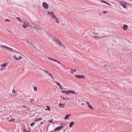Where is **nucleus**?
Masks as SVG:
<instances>
[{"label":"nucleus","instance_id":"f257e3e1","mask_svg":"<svg viewBox=\"0 0 132 132\" xmlns=\"http://www.w3.org/2000/svg\"><path fill=\"white\" fill-rule=\"evenodd\" d=\"M17 52L16 55H14L13 57L16 60H21L22 59V56L23 55L21 54L20 53L16 51V52Z\"/></svg>","mask_w":132,"mask_h":132},{"label":"nucleus","instance_id":"f03ea898","mask_svg":"<svg viewBox=\"0 0 132 132\" xmlns=\"http://www.w3.org/2000/svg\"><path fill=\"white\" fill-rule=\"evenodd\" d=\"M1 47H3L7 51L9 52H16V51L15 50L5 45H1Z\"/></svg>","mask_w":132,"mask_h":132},{"label":"nucleus","instance_id":"7ed1b4c3","mask_svg":"<svg viewBox=\"0 0 132 132\" xmlns=\"http://www.w3.org/2000/svg\"><path fill=\"white\" fill-rule=\"evenodd\" d=\"M42 5L43 8L45 9H48L49 8L48 5L46 2H43Z\"/></svg>","mask_w":132,"mask_h":132},{"label":"nucleus","instance_id":"20e7f679","mask_svg":"<svg viewBox=\"0 0 132 132\" xmlns=\"http://www.w3.org/2000/svg\"><path fill=\"white\" fill-rule=\"evenodd\" d=\"M75 77L79 78H81L82 79H84L85 77V76L83 75H75Z\"/></svg>","mask_w":132,"mask_h":132},{"label":"nucleus","instance_id":"39448f33","mask_svg":"<svg viewBox=\"0 0 132 132\" xmlns=\"http://www.w3.org/2000/svg\"><path fill=\"white\" fill-rule=\"evenodd\" d=\"M28 22H23V24L22 25V26L24 28H26L28 27Z\"/></svg>","mask_w":132,"mask_h":132},{"label":"nucleus","instance_id":"423d86ee","mask_svg":"<svg viewBox=\"0 0 132 132\" xmlns=\"http://www.w3.org/2000/svg\"><path fill=\"white\" fill-rule=\"evenodd\" d=\"M85 102L86 103V104H87L88 105V107L89 109H90L92 110L93 109V108L91 105H90L89 102L87 101H86Z\"/></svg>","mask_w":132,"mask_h":132},{"label":"nucleus","instance_id":"0eeeda50","mask_svg":"<svg viewBox=\"0 0 132 132\" xmlns=\"http://www.w3.org/2000/svg\"><path fill=\"white\" fill-rule=\"evenodd\" d=\"M63 127V126H60L58 127H57L56 128L54 129V131H58L60 129L62 128Z\"/></svg>","mask_w":132,"mask_h":132},{"label":"nucleus","instance_id":"6e6552de","mask_svg":"<svg viewBox=\"0 0 132 132\" xmlns=\"http://www.w3.org/2000/svg\"><path fill=\"white\" fill-rule=\"evenodd\" d=\"M58 106L60 108H64L65 107V104H62L60 103L59 104Z\"/></svg>","mask_w":132,"mask_h":132},{"label":"nucleus","instance_id":"1a4fd4ad","mask_svg":"<svg viewBox=\"0 0 132 132\" xmlns=\"http://www.w3.org/2000/svg\"><path fill=\"white\" fill-rule=\"evenodd\" d=\"M125 3L124 2H120V5L122 6L123 8L126 9L127 8V7L126 5L123 4H125Z\"/></svg>","mask_w":132,"mask_h":132},{"label":"nucleus","instance_id":"9d476101","mask_svg":"<svg viewBox=\"0 0 132 132\" xmlns=\"http://www.w3.org/2000/svg\"><path fill=\"white\" fill-rule=\"evenodd\" d=\"M51 16L52 17V18L54 19H55L56 17V16L55 15L54 13L53 12L52 14H51Z\"/></svg>","mask_w":132,"mask_h":132},{"label":"nucleus","instance_id":"9b49d317","mask_svg":"<svg viewBox=\"0 0 132 132\" xmlns=\"http://www.w3.org/2000/svg\"><path fill=\"white\" fill-rule=\"evenodd\" d=\"M128 27V26L126 24L123 25V30H126L127 29Z\"/></svg>","mask_w":132,"mask_h":132},{"label":"nucleus","instance_id":"f8f14e48","mask_svg":"<svg viewBox=\"0 0 132 132\" xmlns=\"http://www.w3.org/2000/svg\"><path fill=\"white\" fill-rule=\"evenodd\" d=\"M8 65L7 63L5 62V63L2 64L1 65L2 67H3L4 68V69H5V68L6 66Z\"/></svg>","mask_w":132,"mask_h":132},{"label":"nucleus","instance_id":"ddd939ff","mask_svg":"<svg viewBox=\"0 0 132 132\" xmlns=\"http://www.w3.org/2000/svg\"><path fill=\"white\" fill-rule=\"evenodd\" d=\"M105 37V36H102V37H99V36H93V38H97L98 39H100L101 38H103V37Z\"/></svg>","mask_w":132,"mask_h":132},{"label":"nucleus","instance_id":"4468645a","mask_svg":"<svg viewBox=\"0 0 132 132\" xmlns=\"http://www.w3.org/2000/svg\"><path fill=\"white\" fill-rule=\"evenodd\" d=\"M47 58L48 59H50L52 61H55V62H57V63H58L59 64H60V62H59L56 61L55 59H53L52 58H51L48 57Z\"/></svg>","mask_w":132,"mask_h":132},{"label":"nucleus","instance_id":"2eb2a0df","mask_svg":"<svg viewBox=\"0 0 132 132\" xmlns=\"http://www.w3.org/2000/svg\"><path fill=\"white\" fill-rule=\"evenodd\" d=\"M68 92L70 93H72L73 94H77V93L75 92L73 90H69Z\"/></svg>","mask_w":132,"mask_h":132},{"label":"nucleus","instance_id":"dca6fc26","mask_svg":"<svg viewBox=\"0 0 132 132\" xmlns=\"http://www.w3.org/2000/svg\"><path fill=\"white\" fill-rule=\"evenodd\" d=\"M74 124V122H71L69 123V127L70 128Z\"/></svg>","mask_w":132,"mask_h":132},{"label":"nucleus","instance_id":"f3484780","mask_svg":"<svg viewBox=\"0 0 132 132\" xmlns=\"http://www.w3.org/2000/svg\"><path fill=\"white\" fill-rule=\"evenodd\" d=\"M71 116V114L67 115L65 117L64 119L65 120L68 119Z\"/></svg>","mask_w":132,"mask_h":132},{"label":"nucleus","instance_id":"a211bd4d","mask_svg":"<svg viewBox=\"0 0 132 132\" xmlns=\"http://www.w3.org/2000/svg\"><path fill=\"white\" fill-rule=\"evenodd\" d=\"M42 120V118H40L39 119L36 118V119H35L34 120V121L35 122H36V121H41V120Z\"/></svg>","mask_w":132,"mask_h":132},{"label":"nucleus","instance_id":"6ab92c4d","mask_svg":"<svg viewBox=\"0 0 132 132\" xmlns=\"http://www.w3.org/2000/svg\"><path fill=\"white\" fill-rule=\"evenodd\" d=\"M54 19L55 20V22L58 23H60V22L59 20L56 17Z\"/></svg>","mask_w":132,"mask_h":132},{"label":"nucleus","instance_id":"aec40b11","mask_svg":"<svg viewBox=\"0 0 132 132\" xmlns=\"http://www.w3.org/2000/svg\"><path fill=\"white\" fill-rule=\"evenodd\" d=\"M23 130L24 132H29V131H28L27 129L24 128L23 129Z\"/></svg>","mask_w":132,"mask_h":132},{"label":"nucleus","instance_id":"412c9836","mask_svg":"<svg viewBox=\"0 0 132 132\" xmlns=\"http://www.w3.org/2000/svg\"><path fill=\"white\" fill-rule=\"evenodd\" d=\"M58 44L60 45V46H61L62 47H65V46L63 45L61 43H59Z\"/></svg>","mask_w":132,"mask_h":132},{"label":"nucleus","instance_id":"4be33fe9","mask_svg":"<svg viewBox=\"0 0 132 132\" xmlns=\"http://www.w3.org/2000/svg\"><path fill=\"white\" fill-rule=\"evenodd\" d=\"M71 72L72 73H73V72H76V70H73L71 69Z\"/></svg>","mask_w":132,"mask_h":132},{"label":"nucleus","instance_id":"5701e85b","mask_svg":"<svg viewBox=\"0 0 132 132\" xmlns=\"http://www.w3.org/2000/svg\"><path fill=\"white\" fill-rule=\"evenodd\" d=\"M34 90L35 92H37V88L36 87H34Z\"/></svg>","mask_w":132,"mask_h":132},{"label":"nucleus","instance_id":"b1692460","mask_svg":"<svg viewBox=\"0 0 132 132\" xmlns=\"http://www.w3.org/2000/svg\"><path fill=\"white\" fill-rule=\"evenodd\" d=\"M47 109H45V110H48L49 111H50L51 110V109H50V107L48 106H47Z\"/></svg>","mask_w":132,"mask_h":132},{"label":"nucleus","instance_id":"393cba45","mask_svg":"<svg viewBox=\"0 0 132 132\" xmlns=\"http://www.w3.org/2000/svg\"><path fill=\"white\" fill-rule=\"evenodd\" d=\"M101 2H102V3H105V4H107V2L106 1H104L103 0H101Z\"/></svg>","mask_w":132,"mask_h":132},{"label":"nucleus","instance_id":"a878e982","mask_svg":"<svg viewBox=\"0 0 132 132\" xmlns=\"http://www.w3.org/2000/svg\"><path fill=\"white\" fill-rule=\"evenodd\" d=\"M55 83L57 85H58V86H59V87H60V86H61V84H60V83H59V82H55Z\"/></svg>","mask_w":132,"mask_h":132},{"label":"nucleus","instance_id":"bb28decb","mask_svg":"<svg viewBox=\"0 0 132 132\" xmlns=\"http://www.w3.org/2000/svg\"><path fill=\"white\" fill-rule=\"evenodd\" d=\"M16 19H18L21 22H22V21L19 17H16Z\"/></svg>","mask_w":132,"mask_h":132},{"label":"nucleus","instance_id":"cd10ccee","mask_svg":"<svg viewBox=\"0 0 132 132\" xmlns=\"http://www.w3.org/2000/svg\"><path fill=\"white\" fill-rule=\"evenodd\" d=\"M61 98H62V100H68V98H65V97H61Z\"/></svg>","mask_w":132,"mask_h":132},{"label":"nucleus","instance_id":"c85d7f7f","mask_svg":"<svg viewBox=\"0 0 132 132\" xmlns=\"http://www.w3.org/2000/svg\"><path fill=\"white\" fill-rule=\"evenodd\" d=\"M15 120V119H11L9 121L14 122Z\"/></svg>","mask_w":132,"mask_h":132},{"label":"nucleus","instance_id":"c756f323","mask_svg":"<svg viewBox=\"0 0 132 132\" xmlns=\"http://www.w3.org/2000/svg\"><path fill=\"white\" fill-rule=\"evenodd\" d=\"M53 11H51V12H47V13L48 14H50L51 15V14H52L53 13Z\"/></svg>","mask_w":132,"mask_h":132},{"label":"nucleus","instance_id":"7c9ffc66","mask_svg":"<svg viewBox=\"0 0 132 132\" xmlns=\"http://www.w3.org/2000/svg\"><path fill=\"white\" fill-rule=\"evenodd\" d=\"M48 74L50 75V76L52 78V79H53V80H54V78H53V77L52 75V74L51 73H50V74H49L48 73Z\"/></svg>","mask_w":132,"mask_h":132},{"label":"nucleus","instance_id":"2f4dec72","mask_svg":"<svg viewBox=\"0 0 132 132\" xmlns=\"http://www.w3.org/2000/svg\"><path fill=\"white\" fill-rule=\"evenodd\" d=\"M12 92L13 93H16V92L15 90L14 89H13L12 91Z\"/></svg>","mask_w":132,"mask_h":132},{"label":"nucleus","instance_id":"473e14b6","mask_svg":"<svg viewBox=\"0 0 132 132\" xmlns=\"http://www.w3.org/2000/svg\"><path fill=\"white\" fill-rule=\"evenodd\" d=\"M34 100V98H30V102H32Z\"/></svg>","mask_w":132,"mask_h":132},{"label":"nucleus","instance_id":"72a5a7b5","mask_svg":"<svg viewBox=\"0 0 132 132\" xmlns=\"http://www.w3.org/2000/svg\"><path fill=\"white\" fill-rule=\"evenodd\" d=\"M108 12L106 11H103V13L104 14H106Z\"/></svg>","mask_w":132,"mask_h":132},{"label":"nucleus","instance_id":"f704fd0d","mask_svg":"<svg viewBox=\"0 0 132 132\" xmlns=\"http://www.w3.org/2000/svg\"><path fill=\"white\" fill-rule=\"evenodd\" d=\"M62 93H65L66 92H67V91L65 90H63L61 92Z\"/></svg>","mask_w":132,"mask_h":132},{"label":"nucleus","instance_id":"c9c22d12","mask_svg":"<svg viewBox=\"0 0 132 132\" xmlns=\"http://www.w3.org/2000/svg\"><path fill=\"white\" fill-rule=\"evenodd\" d=\"M35 124V123H32L30 124V126H31L32 127L33 125H34Z\"/></svg>","mask_w":132,"mask_h":132},{"label":"nucleus","instance_id":"e433bc0d","mask_svg":"<svg viewBox=\"0 0 132 132\" xmlns=\"http://www.w3.org/2000/svg\"><path fill=\"white\" fill-rule=\"evenodd\" d=\"M5 21H10V20L8 19H6L5 20Z\"/></svg>","mask_w":132,"mask_h":132},{"label":"nucleus","instance_id":"4c0bfd02","mask_svg":"<svg viewBox=\"0 0 132 132\" xmlns=\"http://www.w3.org/2000/svg\"><path fill=\"white\" fill-rule=\"evenodd\" d=\"M108 4V5H109L110 6H111V5L109 3H108V2H107V4Z\"/></svg>","mask_w":132,"mask_h":132},{"label":"nucleus","instance_id":"58836bf2","mask_svg":"<svg viewBox=\"0 0 132 132\" xmlns=\"http://www.w3.org/2000/svg\"><path fill=\"white\" fill-rule=\"evenodd\" d=\"M44 71L45 72H46L48 74L49 73L48 72V71L45 70V71Z\"/></svg>","mask_w":132,"mask_h":132},{"label":"nucleus","instance_id":"ea45409f","mask_svg":"<svg viewBox=\"0 0 132 132\" xmlns=\"http://www.w3.org/2000/svg\"><path fill=\"white\" fill-rule=\"evenodd\" d=\"M53 65H54V66L55 67H56L57 68H59V67H58L57 66H56V64H53Z\"/></svg>","mask_w":132,"mask_h":132},{"label":"nucleus","instance_id":"a19ab883","mask_svg":"<svg viewBox=\"0 0 132 132\" xmlns=\"http://www.w3.org/2000/svg\"><path fill=\"white\" fill-rule=\"evenodd\" d=\"M66 93V95H68L69 93H69L68 92V91L67 92L65 93Z\"/></svg>","mask_w":132,"mask_h":132},{"label":"nucleus","instance_id":"79ce46f5","mask_svg":"<svg viewBox=\"0 0 132 132\" xmlns=\"http://www.w3.org/2000/svg\"><path fill=\"white\" fill-rule=\"evenodd\" d=\"M59 87H60V88L61 89H63V88H62V87H61V86H60Z\"/></svg>","mask_w":132,"mask_h":132},{"label":"nucleus","instance_id":"37998d69","mask_svg":"<svg viewBox=\"0 0 132 132\" xmlns=\"http://www.w3.org/2000/svg\"><path fill=\"white\" fill-rule=\"evenodd\" d=\"M3 70H4V69H2V68H1L0 69V70H1V71H2Z\"/></svg>","mask_w":132,"mask_h":132},{"label":"nucleus","instance_id":"c03bdc74","mask_svg":"<svg viewBox=\"0 0 132 132\" xmlns=\"http://www.w3.org/2000/svg\"><path fill=\"white\" fill-rule=\"evenodd\" d=\"M48 121L49 122H51L52 123V121H51V120H48Z\"/></svg>","mask_w":132,"mask_h":132},{"label":"nucleus","instance_id":"a18cd8bd","mask_svg":"<svg viewBox=\"0 0 132 132\" xmlns=\"http://www.w3.org/2000/svg\"><path fill=\"white\" fill-rule=\"evenodd\" d=\"M43 123V121H42L40 123V124H42Z\"/></svg>","mask_w":132,"mask_h":132},{"label":"nucleus","instance_id":"49530a36","mask_svg":"<svg viewBox=\"0 0 132 132\" xmlns=\"http://www.w3.org/2000/svg\"><path fill=\"white\" fill-rule=\"evenodd\" d=\"M22 107H24V108H26V106H24V105Z\"/></svg>","mask_w":132,"mask_h":132},{"label":"nucleus","instance_id":"de8ad7c7","mask_svg":"<svg viewBox=\"0 0 132 132\" xmlns=\"http://www.w3.org/2000/svg\"><path fill=\"white\" fill-rule=\"evenodd\" d=\"M94 34H96V35H98V34L97 33H96V32H95V33H94Z\"/></svg>","mask_w":132,"mask_h":132},{"label":"nucleus","instance_id":"09e8293b","mask_svg":"<svg viewBox=\"0 0 132 132\" xmlns=\"http://www.w3.org/2000/svg\"><path fill=\"white\" fill-rule=\"evenodd\" d=\"M81 104L82 105H84V103H82Z\"/></svg>","mask_w":132,"mask_h":132},{"label":"nucleus","instance_id":"8fccbe9b","mask_svg":"<svg viewBox=\"0 0 132 132\" xmlns=\"http://www.w3.org/2000/svg\"><path fill=\"white\" fill-rule=\"evenodd\" d=\"M28 110H29V108H28Z\"/></svg>","mask_w":132,"mask_h":132},{"label":"nucleus","instance_id":"3c124183","mask_svg":"<svg viewBox=\"0 0 132 132\" xmlns=\"http://www.w3.org/2000/svg\"><path fill=\"white\" fill-rule=\"evenodd\" d=\"M7 119H9V117H7Z\"/></svg>","mask_w":132,"mask_h":132},{"label":"nucleus","instance_id":"603ef678","mask_svg":"<svg viewBox=\"0 0 132 132\" xmlns=\"http://www.w3.org/2000/svg\"><path fill=\"white\" fill-rule=\"evenodd\" d=\"M5 96H7V95H5Z\"/></svg>","mask_w":132,"mask_h":132}]
</instances>
